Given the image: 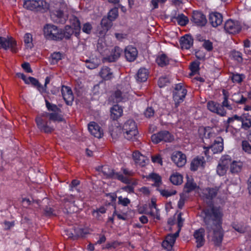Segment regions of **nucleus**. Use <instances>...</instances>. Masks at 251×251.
<instances>
[{"mask_svg":"<svg viewBox=\"0 0 251 251\" xmlns=\"http://www.w3.org/2000/svg\"><path fill=\"white\" fill-rule=\"evenodd\" d=\"M118 16V10L116 8L111 9L108 13V18L111 21H114Z\"/></svg>","mask_w":251,"mask_h":251,"instance_id":"5fc2aeb1","label":"nucleus"},{"mask_svg":"<svg viewBox=\"0 0 251 251\" xmlns=\"http://www.w3.org/2000/svg\"><path fill=\"white\" fill-rule=\"evenodd\" d=\"M138 51L133 46L129 45L125 49V55L126 60L129 62L134 61L137 58Z\"/></svg>","mask_w":251,"mask_h":251,"instance_id":"6ab92c4d","label":"nucleus"},{"mask_svg":"<svg viewBox=\"0 0 251 251\" xmlns=\"http://www.w3.org/2000/svg\"><path fill=\"white\" fill-rule=\"evenodd\" d=\"M242 150L248 154H251V145L247 140H243L242 142Z\"/></svg>","mask_w":251,"mask_h":251,"instance_id":"13d9d810","label":"nucleus"},{"mask_svg":"<svg viewBox=\"0 0 251 251\" xmlns=\"http://www.w3.org/2000/svg\"><path fill=\"white\" fill-rule=\"evenodd\" d=\"M156 190L159 191L162 196L166 198L171 197L176 193V190L169 191L168 190L160 189L159 188H157Z\"/></svg>","mask_w":251,"mask_h":251,"instance_id":"3c124183","label":"nucleus"},{"mask_svg":"<svg viewBox=\"0 0 251 251\" xmlns=\"http://www.w3.org/2000/svg\"><path fill=\"white\" fill-rule=\"evenodd\" d=\"M60 112H44L45 117L49 118V121L55 123V122H62L65 121L63 116L60 114Z\"/></svg>","mask_w":251,"mask_h":251,"instance_id":"b1692460","label":"nucleus"},{"mask_svg":"<svg viewBox=\"0 0 251 251\" xmlns=\"http://www.w3.org/2000/svg\"><path fill=\"white\" fill-rule=\"evenodd\" d=\"M224 29L229 34H235L240 32L242 26L240 23L238 21L229 19L225 23Z\"/></svg>","mask_w":251,"mask_h":251,"instance_id":"1a4fd4ad","label":"nucleus"},{"mask_svg":"<svg viewBox=\"0 0 251 251\" xmlns=\"http://www.w3.org/2000/svg\"><path fill=\"white\" fill-rule=\"evenodd\" d=\"M112 21H110L108 18H103L101 21V25L103 27L104 30L107 31L111 26V23Z\"/></svg>","mask_w":251,"mask_h":251,"instance_id":"864d4df0","label":"nucleus"},{"mask_svg":"<svg viewBox=\"0 0 251 251\" xmlns=\"http://www.w3.org/2000/svg\"><path fill=\"white\" fill-rule=\"evenodd\" d=\"M149 76V71L147 69L144 68H142L139 69L136 75V79L138 82H145L146 81Z\"/></svg>","mask_w":251,"mask_h":251,"instance_id":"f704fd0d","label":"nucleus"},{"mask_svg":"<svg viewBox=\"0 0 251 251\" xmlns=\"http://www.w3.org/2000/svg\"><path fill=\"white\" fill-rule=\"evenodd\" d=\"M24 38V43L26 46L31 48L32 46V42L33 40L32 34L29 33H26L25 34Z\"/></svg>","mask_w":251,"mask_h":251,"instance_id":"bf43d9fd","label":"nucleus"},{"mask_svg":"<svg viewBox=\"0 0 251 251\" xmlns=\"http://www.w3.org/2000/svg\"><path fill=\"white\" fill-rule=\"evenodd\" d=\"M122 131L126 139L134 140L138 133L136 122L131 119L127 120L122 126Z\"/></svg>","mask_w":251,"mask_h":251,"instance_id":"f03ea898","label":"nucleus"},{"mask_svg":"<svg viewBox=\"0 0 251 251\" xmlns=\"http://www.w3.org/2000/svg\"><path fill=\"white\" fill-rule=\"evenodd\" d=\"M241 128L244 130H248L251 128V115L249 113H243Z\"/></svg>","mask_w":251,"mask_h":251,"instance_id":"2f4dec72","label":"nucleus"},{"mask_svg":"<svg viewBox=\"0 0 251 251\" xmlns=\"http://www.w3.org/2000/svg\"><path fill=\"white\" fill-rule=\"evenodd\" d=\"M50 17L52 21L57 24H64L67 20L63 11L60 9L52 10L50 12Z\"/></svg>","mask_w":251,"mask_h":251,"instance_id":"2eb2a0df","label":"nucleus"},{"mask_svg":"<svg viewBox=\"0 0 251 251\" xmlns=\"http://www.w3.org/2000/svg\"><path fill=\"white\" fill-rule=\"evenodd\" d=\"M213 154L221 152L224 149V140L221 136L217 137L209 145Z\"/></svg>","mask_w":251,"mask_h":251,"instance_id":"4468645a","label":"nucleus"},{"mask_svg":"<svg viewBox=\"0 0 251 251\" xmlns=\"http://www.w3.org/2000/svg\"><path fill=\"white\" fill-rule=\"evenodd\" d=\"M227 169L226 167L219 163L217 167V173L220 176H223L226 174Z\"/></svg>","mask_w":251,"mask_h":251,"instance_id":"052dcab7","label":"nucleus"},{"mask_svg":"<svg viewBox=\"0 0 251 251\" xmlns=\"http://www.w3.org/2000/svg\"><path fill=\"white\" fill-rule=\"evenodd\" d=\"M203 135L205 141L208 142V140H209L210 143L216 138V133L213 131L212 129L209 127L204 128Z\"/></svg>","mask_w":251,"mask_h":251,"instance_id":"e433bc0d","label":"nucleus"},{"mask_svg":"<svg viewBox=\"0 0 251 251\" xmlns=\"http://www.w3.org/2000/svg\"><path fill=\"white\" fill-rule=\"evenodd\" d=\"M132 157L135 163L140 167H144L146 164V157L138 151L133 152Z\"/></svg>","mask_w":251,"mask_h":251,"instance_id":"bb28decb","label":"nucleus"},{"mask_svg":"<svg viewBox=\"0 0 251 251\" xmlns=\"http://www.w3.org/2000/svg\"><path fill=\"white\" fill-rule=\"evenodd\" d=\"M230 77L234 83H241L245 78L246 76L243 74H238L237 73H231Z\"/></svg>","mask_w":251,"mask_h":251,"instance_id":"79ce46f5","label":"nucleus"},{"mask_svg":"<svg viewBox=\"0 0 251 251\" xmlns=\"http://www.w3.org/2000/svg\"><path fill=\"white\" fill-rule=\"evenodd\" d=\"M243 117V113L241 116H238L236 114L233 115L231 117H229L227 120V124H229L234 122L235 120H237L241 123Z\"/></svg>","mask_w":251,"mask_h":251,"instance_id":"0e129e2a","label":"nucleus"},{"mask_svg":"<svg viewBox=\"0 0 251 251\" xmlns=\"http://www.w3.org/2000/svg\"><path fill=\"white\" fill-rule=\"evenodd\" d=\"M44 214L47 217H51L56 216L55 210L51 207L49 206H46L44 209Z\"/></svg>","mask_w":251,"mask_h":251,"instance_id":"680f3d73","label":"nucleus"},{"mask_svg":"<svg viewBox=\"0 0 251 251\" xmlns=\"http://www.w3.org/2000/svg\"><path fill=\"white\" fill-rule=\"evenodd\" d=\"M223 95L224 96V100L222 104H220V113H221V116H225L226 114V111L225 110V108H226L227 110H231L232 109V107L231 105L229 103L228 101V93L226 92L225 90H223L222 91Z\"/></svg>","mask_w":251,"mask_h":251,"instance_id":"a211bd4d","label":"nucleus"},{"mask_svg":"<svg viewBox=\"0 0 251 251\" xmlns=\"http://www.w3.org/2000/svg\"><path fill=\"white\" fill-rule=\"evenodd\" d=\"M92 29V25L90 23H86L84 24L82 27V31L83 32L87 34H90Z\"/></svg>","mask_w":251,"mask_h":251,"instance_id":"e2e57ef3","label":"nucleus"},{"mask_svg":"<svg viewBox=\"0 0 251 251\" xmlns=\"http://www.w3.org/2000/svg\"><path fill=\"white\" fill-rule=\"evenodd\" d=\"M74 33H75V31L71 25H66L63 29L60 28V34H61V37L59 39V41H62L64 39L65 40L70 39Z\"/></svg>","mask_w":251,"mask_h":251,"instance_id":"a878e982","label":"nucleus"},{"mask_svg":"<svg viewBox=\"0 0 251 251\" xmlns=\"http://www.w3.org/2000/svg\"><path fill=\"white\" fill-rule=\"evenodd\" d=\"M154 110L152 107H148L144 111V115L147 118H150L154 115Z\"/></svg>","mask_w":251,"mask_h":251,"instance_id":"69168bd1","label":"nucleus"},{"mask_svg":"<svg viewBox=\"0 0 251 251\" xmlns=\"http://www.w3.org/2000/svg\"><path fill=\"white\" fill-rule=\"evenodd\" d=\"M123 109L122 107L118 104L114 105L110 109L111 119L113 121H117L123 114Z\"/></svg>","mask_w":251,"mask_h":251,"instance_id":"c85d7f7f","label":"nucleus"},{"mask_svg":"<svg viewBox=\"0 0 251 251\" xmlns=\"http://www.w3.org/2000/svg\"><path fill=\"white\" fill-rule=\"evenodd\" d=\"M63 57V54L60 52H54L51 53L50 57V64H56Z\"/></svg>","mask_w":251,"mask_h":251,"instance_id":"37998d69","label":"nucleus"},{"mask_svg":"<svg viewBox=\"0 0 251 251\" xmlns=\"http://www.w3.org/2000/svg\"><path fill=\"white\" fill-rule=\"evenodd\" d=\"M127 185L125 186L122 187V190L125 192H126L129 194L134 193V186H136L137 184V182L136 181H134L131 182L130 181V184H127Z\"/></svg>","mask_w":251,"mask_h":251,"instance_id":"09e8293b","label":"nucleus"},{"mask_svg":"<svg viewBox=\"0 0 251 251\" xmlns=\"http://www.w3.org/2000/svg\"><path fill=\"white\" fill-rule=\"evenodd\" d=\"M242 168V162L233 161L230 165V172L232 173H238L241 171Z\"/></svg>","mask_w":251,"mask_h":251,"instance_id":"a18cd8bd","label":"nucleus"},{"mask_svg":"<svg viewBox=\"0 0 251 251\" xmlns=\"http://www.w3.org/2000/svg\"><path fill=\"white\" fill-rule=\"evenodd\" d=\"M86 67L89 69H94L97 68L100 64V60L97 57L86 59L85 61Z\"/></svg>","mask_w":251,"mask_h":251,"instance_id":"4c0bfd02","label":"nucleus"},{"mask_svg":"<svg viewBox=\"0 0 251 251\" xmlns=\"http://www.w3.org/2000/svg\"><path fill=\"white\" fill-rule=\"evenodd\" d=\"M200 63L198 61L192 62L190 65V69L193 74H196L200 70Z\"/></svg>","mask_w":251,"mask_h":251,"instance_id":"4d7b16f0","label":"nucleus"},{"mask_svg":"<svg viewBox=\"0 0 251 251\" xmlns=\"http://www.w3.org/2000/svg\"><path fill=\"white\" fill-rule=\"evenodd\" d=\"M202 47L208 52L212 51L213 50V42L208 39L204 40Z\"/></svg>","mask_w":251,"mask_h":251,"instance_id":"603ef678","label":"nucleus"},{"mask_svg":"<svg viewBox=\"0 0 251 251\" xmlns=\"http://www.w3.org/2000/svg\"><path fill=\"white\" fill-rule=\"evenodd\" d=\"M171 159L178 167H183L186 163V156L180 151H174L172 154Z\"/></svg>","mask_w":251,"mask_h":251,"instance_id":"9b49d317","label":"nucleus"},{"mask_svg":"<svg viewBox=\"0 0 251 251\" xmlns=\"http://www.w3.org/2000/svg\"><path fill=\"white\" fill-rule=\"evenodd\" d=\"M170 59L165 53L158 55L155 59L157 64L161 67H164L169 64Z\"/></svg>","mask_w":251,"mask_h":251,"instance_id":"72a5a7b5","label":"nucleus"},{"mask_svg":"<svg viewBox=\"0 0 251 251\" xmlns=\"http://www.w3.org/2000/svg\"><path fill=\"white\" fill-rule=\"evenodd\" d=\"M151 141L154 144H158L163 141L171 142L174 139V136L168 131L162 130L156 133L153 134L151 136Z\"/></svg>","mask_w":251,"mask_h":251,"instance_id":"0eeeda50","label":"nucleus"},{"mask_svg":"<svg viewBox=\"0 0 251 251\" xmlns=\"http://www.w3.org/2000/svg\"><path fill=\"white\" fill-rule=\"evenodd\" d=\"M120 245L117 241H114L112 242H107L104 246L102 247V250H110L111 249H116Z\"/></svg>","mask_w":251,"mask_h":251,"instance_id":"6e6d98bb","label":"nucleus"},{"mask_svg":"<svg viewBox=\"0 0 251 251\" xmlns=\"http://www.w3.org/2000/svg\"><path fill=\"white\" fill-rule=\"evenodd\" d=\"M209 23L213 27H216L223 22V15L217 12H212L209 15Z\"/></svg>","mask_w":251,"mask_h":251,"instance_id":"aec40b11","label":"nucleus"},{"mask_svg":"<svg viewBox=\"0 0 251 251\" xmlns=\"http://www.w3.org/2000/svg\"><path fill=\"white\" fill-rule=\"evenodd\" d=\"M207 109L212 112L215 113L221 116L220 109V104L213 100L209 101L207 103Z\"/></svg>","mask_w":251,"mask_h":251,"instance_id":"c9c22d12","label":"nucleus"},{"mask_svg":"<svg viewBox=\"0 0 251 251\" xmlns=\"http://www.w3.org/2000/svg\"><path fill=\"white\" fill-rule=\"evenodd\" d=\"M101 171L107 178L117 179L125 184L130 183V179L128 177L124 176L120 173L115 172L113 169L109 168L108 166H103Z\"/></svg>","mask_w":251,"mask_h":251,"instance_id":"39448f33","label":"nucleus"},{"mask_svg":"<svg viewBox=\"0 0 251 251\" xmlns=\"http://www.w3.org/2000/svg\"><path fill=\"white\" fill-rule=\"evenodd\" d=\"M74 235L75 236L76 240L79 237H84L88 233V230L83 228L78 227L73 228Z\"/></svg>","mask_w":251,"mask_h":251,"instance_id":"c03bdc74","label":"nucleus"},{"mask_svg":"<svg viewBox=\"0 0 251 251\" xmlns=\"http://www.w3.org/2000/svg\"><path fill=\"white\" fill-rule=\"evenodd\" d=\"M130 203V200L127 198H123L122 196L118 197V204L124 206H127Z\"/></svg>","mask_w":251,"mask_h":251,"instance_id":"774afa93","label":"nucleus"},{"mask_svg":"<svg viewBox=\"0 0 251 251\" xmlns=\"http://www.w3.org/2000/svg\"><path fill=\"white\" fill-rule=\"evenodd\" d=\"M121 128L119 126H116L115 127L110 126L109 127V132L113 139H116L120 133Z\"/></svg>","mask_w":251,"mask_h":251,"instance_id":"de8ad7c7","label":"nucleus"},{"mask_svg":"<svg viewBox=\"0 0 251 251\" xmlns=\"http://www.w3.org/2000/svg\"><path fill=\"white\" fill-rule=\"evenodd\" d=\"M146 178L149 180L153 181L154 183L152 184V186L156 187L157 188H158L162 183L161 176L159 174L155 173H151L149 175L146 176Z\"/></svg>","mask_w":251,"mask_h":251,"instance_id":"cd10ccee","label":"nucleus"},{"mask_svg":"<svg viewBox=\"0 0 251 251\" xmlns=\"http://www.w3.org/2000/svg\"><path fill=\"white\" fill-rule=\"evenodd\" d=\"M90 133L94 137L100 138L103 136V130L100 126L95 122H91L88 126Z\"/></svg>","mask_w":251,"mask_h":251,"instance_id":"f3484780","label":"nucleus"},{"mask_svg":"<svg viewBox=\"0 0 251 251\" xmlns=\"http://www.w3.org/2000/svg\"><path fill=\"white\" fill-rule=\"evenodd\" d=\"M187 93V89L182 83L176 84L173 91V99L175 101V106L177 108L185 98Z\"/></svg>","mask_w":251,"mask_h":251,"instance_id":"7ed1b4c3","label":"nucleus"},{"mask_svg":"<svg viewBox=\"0 0 251 251\" xmlns=\"http://www.w3.org/2000/svg\"><path fill=\"white\" fill-rule=\"evenodd\" d=\"M231 100L238 104H243L246 103L248 99L240 93H235L232 95Z\"/></svg>","mask_w":251,"mask_h":251,"instance_id":"58836bf2","label":"nucleus"},{"mask_svg":"<svg viewBox=\"0 0 251 251\" xmlns=\"http://www.w3.org/2000/svg\"><path fill=\"white\" fill-rule=\"evenodd\" d=\"M219 188L217 187L210 188L207 187L203 189L202 195L203 198L206 202H212V200L216 197Z\"/></svg>","mask_w":251,"mask_h":251,"instance_id":"f8f14e48","label":"nucleus"},{"mask_svg":"<svg viewBox=\"0 0 251 251\" xmlns=\"http://www.w3.org/2000/svg\"><path fill=\"white\" fill-rule=\"evenodd\" d=\"M194 238L196 239L197 247L200 248L203 246L205 243V229L203 227H201L196 230L193 234Z\"/></svg>","mask_w":251,"mask_h":251,"instance_id":"dca6fc26","label":"nucleus"},{"mask_svg":"<svg viewBox=\"0 0 251 251\" xmlns=\"http://www.w3.org/2000/svg\"><path fill=\"white\" fill-rule=\"evenodd\" d=\"M45 104L47 110L52 112H61V110L60 108L53 103L50 102L47 100H45Z\"/></svg>","mask_w":251,"mask_h":251,"instance_id":"49530a36","label":"nucleus"},{"mask_svg":"<svg viewBox=\"0 0 251 251\" xmlns=\"http://www.w3.org/2000/svg\"><path fill=\"white\" fill-rule=\"evenodd\" d=\"M45 117L44 113L38 115L35 119L37 128L39 130L45 133H51L54 129L53 126L50 125L51 122Z\"/></svg>","mask_w":251,"mask_h":251,"instance_id":"20e7f679","label":"nucleus"},{"mask_svg":"<svg viewBox=\"0 0 251 251\" xmlns=\"http://www.w3.org/2000/svg\"><path fill=\"white\" fill-rule=\"evenodd\" d=\"M61 94L66 104L71 105L74 100V96L71 87L63 85L61 88Z\"/></svg>","mask_w":251,"mask_h":251,"instance_id":"ddd939ff","label":"nucleus"},{"mask_svg":"<svg viewBox=\"0 0 251 251\" xmlns=\"http://www.w3.org/2000/svg\"><path fill=\"white\" fill-rule=\"evenodd\" d=\"M3 49L7 50L10 49L13 53L18 52L17 42L13 38H5L0 36V49Z\"/></svg>","mask_w":251,"mask_h":251,"instance_id":"6e6552de","label":"nucleus"},{"mask_svg":"<svg viewBox=\"0 0 251 251\" xmlns=\"http://www.w3.org/2000/svg\"><path fill=\"white\" fill-rule=\"evenodd\" d=\"M187 182L185 183L184 187V191L186 193H189L196 189L199 188V186L194 182L193 178H190L188 176H187Z\"/></svg>","mask_w":251,"mask_h":251,"instance_id":"473e14b6","label":"nucleus"},{"mask_svg":"<svg viewBox=\"0 0 251 251\" xmlns=\"http://www.w3.org/2000/svg\"><path fill=\"white\" fill-rule=\"evenodd\" d=\"M191 22L199 26H203L207 23L206 16L201 12L193 11L190 19Z\"/></svg>","mask_w":251,"mask_h":251,"instance_id":"9d476101","label":"nucleus"},{"mask_svg":"<svg viewBox=\"0 0 251 251\" xmlns=\"http://www.w3.org/2000/svg\"><path fill=\"white\" fill-rule=\"evenodd\" d=\"M122 50L121 48L118 46H116L112 50L111 54L104 58L105 61L108 62H115L120 57Z\"/></svg>","mask_w":251,"mask_h":251,"instance_id":"393cba45","label":"nucleus"},{"mask_svg":"<svg viewBox=\"0 0 251 251\" xmlns=\"http://www.w3.org/2000/svg\"><path fill=\"white\" fill-rule=\"evenodd\" d=\"M43 31L45 37L48 40L59 41L61 37L60 28L52 24L45 25Z\"/></svg>","mask_w":251,"mask_h":251,"instance_id":"423d86ee","label":"nucleus"},{"mask_svg":"<svg viewBox=\"0 0 251 251\" xmlns=\"http://www.w3.org/2000/svg\"><path fill=\"white\" fill-rule=\"evenodd\" d=\"M183 178L182 175L176 172L170 176V180L173 184L179 185L183 182Z\"/></svg>","mask_w":251,"mask_h":251,"instance_id":"a19ab883","label":"nucleus"},{"mask_svg":"<svg viewBox=\"0 0 251 251\" xmlns=\"http://www.w3.org/2000/svg\"><path fill=\"white\" fill-rule=\"evenodd\" d=\"M100 76L105 80H108L113 77V74L110 68L103 66L99 73Z\"/></svg>","mask_w":251,"mask_h":251,"instance_id":"7c9ffc66","label":"nucleus"},{"mask_svg":"<svg viewBox=\"0 0 251 251\" xmlns=\"http://www.w3.org/2000/svg\"><path fill=\"white\" fill-rule=\"evenodd\" d=\"M231 157L229 155H225L222 156L219 163L228 168L231 164Z\"/></svg>","mask_w":251,"mask_h":251,"instance_id":"8fccbe9b","label":"nucleus"},{"mask_svg":"<svg viewBox=\"0 0 251 251\" xmlns=\"http://www.w3.org/2000/svg\"><path fill=\"white\" fill-rule=\"evenodd\" d=\"M69 21L71 27L75 31V36L78 37L80 34L81 30V24L79 20L76 16L72 15L70 17Z\"/></svg>","mask_w":251,"mask_h":251,"instance_id":"5701e85b","label":"nucleus"},{"mask_svg":"<svg viewBox=\"0 0 251 251\" xmlns=\"http://www.w3.org/2000/svg\"><path fill=\"white\" fill-rule=\"evenodd\" d=\"M205 163L204 158L203 156H197L192 160L190 165V169L191 171H196L200 166H203Z\"/></svg>","mask_w":251,"mask_h":251,"instance_id":"c756f323","label":"nucleus"},{"mask_svg":"<svg viewBox=\"0 0 251 251\" xmlns=\"http://www.w3.org/2000/svg\"><path fill=\"white\" fill-rule=\"evenodd\" d=\"M113 97L114 98L116 102H120L122 101L123 100L122 93L119 90H117L114 92V93L113 95Z\"/></svg>","mask_w":251,"mask_h":251,"instance_id":"338daca9","label":"nucleus"},{"mask_svg":"<svg viewBox=\"0 0 251 251\" xmlns=\"http://www.w3.org/2000/svg\"><path fill=\"white\" fill-rule=\"evenodd\" d=\"M44 2L42 0H26L24 2L23 6L27 9L33 10L43 6Z\"/></svg>","mask_w":251,"mask_h":251,"instance_id":"4be33fe9","label":"nucleus"},{"mask_svg":"<svg viewBox=\"0 0 251 251\" xmlns=\"http://www.w3.org/2000/svg\"><path fill=\"white\" fill-rule=\"evenodd\" d=\"M203 222L208 233L213 231L212 241L216 247L221 246L224 232L221 227L223 213L220 207L213 204L208 208H206L202 213Z\"/></svg>","mask_w":251,"mask_h":251,"instance_id":"f257e3e1","label":"nucleus"},{"mask_svg":"<svg viewBox=\"0 0 251 251\" xmlns=\"http://www.w3.org/2000/svg\"><path fill=\"white\" fill-rule=\"evenodd\" d=\"M194 39L190 34H185L179 40V44L182 49L189 50L193 45Z\"/></svg>","mask_w":251,"mask_h":251,"instance_id":"412c9836","label":"nucleus"},{"mask_svg":"<svg viewBox=\"0 0 251 251\" xmlns=\"http://www.w3.org/2000/svg\"><path fill=\"white\" fill-rule=\"evenodd\" d=\"M174 19H176L178 25L181 26H185L189 23L188 18L183 13L178 14L177 16H173L172 18V21Z\"/></svg>","mask_w":251,"mask_h":251,"instance_id":"ea45409f","label":"nucleus"}]
</instances>
